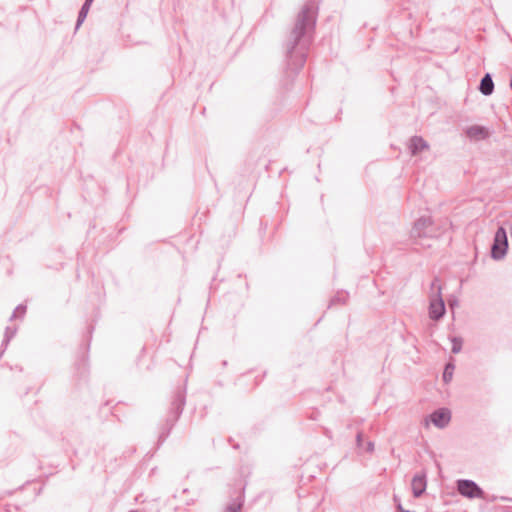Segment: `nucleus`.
Instances as JSON below:
<instances>
[{"label": "nucleus", "mask_w": 512, "mask_h": 512, "mask_svg": "<svg viewBox=\"0 0 512 512\" xmlns=\"http://www.w3.org/2000/svg\"><path fill=\"white\" fill-rule=\"evenodd\" d=\"M446 227L447 224L443 225L430 217H421L414 223L410 233L411 237L419 240L422 246L430 247L431 240L441 236Z\"/></svg>", "instance_id": "nucleus-1"}, {"label": "nucleus", "mask_w": 512, "mask_h": 512, "mask_svg": "<svg viewBox=\"0 0 512 512\" xmlns=\"http://www.w3.org/2000/svg\"><path fill=\"white\" fill-rule=\"evenodd\" d=\"M508 241L504 228H499L494 237V243L491 247V256H504L507 252Z\"/></svg>", "instance_id": "nucleus-2"}, {"label": "nucleus", "mask_w": 512, "mask_h": 512, "mask_svg": "<svg viewBox=\"0 0 512 512\" xmlns=\"http://www.w3.org/2000/svg\"><path fill=\"white\" fill-rule=\"evenodd\" d=\"M450 420H451V413H450V411L447 410V409L442 408V409H439V410L433 412L429 416V418L425 419L424 426L426 428H428L429 427V422H432L436 427L443 428L446 425H448Z\"/></svg>", "instance_id": "nucleus-3"}, {"label": "nucleus", "mask_w": 512, "mask_h": 512, "mask_svg": "<svg viewBox=\"0 0 512 512\" xmlns=\"http://www.w3.org/2000/svg\"><path fill=\"white\" fill-rule=\"evenodd\" d=\"M458 491L461 495L468 498H482L483 491L472 481L460 480L458 482Z\"/></svg>", "instance_id": "nucleus-4"}, {"label": "nucleus", "mask_w": 512, "mask_h": 512, "mask_svg": "<svg viewBox=\"0 0 512 512\" xmlns=\"http://www.w3.org/2000/svg\"><path fill=\"white\" fill-rule=\"evenodd\" d=\"M433 287H435L438 294H440L441 286L437 285L436 282H434ZM444 312H445L444 302L441 299L440 295H438L437 298L431 300L430 317L437 320L444 314Z\"/></svg>", "instance_id": "nucleus-5"}, {"label": "nucleus", "mask_w": 512, "mask_h": 512, "mask_svg": "<svg viewBox=\"0 0 512 512\" xmlns=\"http://www.w3.org/2000/svg\"><path fill=\"white\" fill-rule=\"evenodd\" d=\"M408 148H409L410 153L413 156H417L424 151H428L430 146H429L428 142L425 141L422 137L413 136L409 140Z\"/></svg>", "instance_id": "nucleus-6"}, {"label": "nucleus", "mask_w": 512, "mask_h": 512, "mask_svg": "<svg viewBox=\"0 0 512 512\" xmlns=\"http://www.w3.org/2000/svg\"><path fill=\"white\" fill-rule=\"evenodd\" d=\"M465 133L468 138L474 141L484 140L489 136L487 128L480 125H471L467 127Z\"/></svg>", "instance_id": "nucleus-7"}, {"label": "nucleus", "mask_w": 512, "mask_h": 512, "mask_svg": "<svg viewBox=\"0 0 512 512\" xmlns=\"http://www.w3.org/2000/svg\"><path fill=\"white\" fill-rule=\"evenodd\" d=\"M413 495L419 497L426 489V480L424 476H415L411 483Z\"/></svg>", "instance_id": "nucleus-8"}, {"label": "nucleus", "mask_w": 512, "mask_h": 512, "mask_svg": "<svg viewBox=\"0 0 512 512\" xmlns=\"http://www.w3.org/2000/svg\"><path fill=\"white\" fill-rule=\"evenodd\" d=\"M494 90V83L492 81V78L490 74H486L480 83V91L483 95L488 96L493 93Z\"/></svg>", "instance_id": "nucleus-9"}, {"label": "nucleus", "mask_w": 512, "mask_h": 512, "mask_svg": "<svg viewBox=\"0 0 512 512\" xmlns=\"http://www.w3.org/2000/svg\"><path fill=\"white\" fill-rule=\"evenodd\" d=\"M454 371V366L452 364H448L443 373V379L445 382H449L452 379Z\"/></svg>", "instance_id": "nucleus-10"}, {"label": "nucleus", "mask_w": 512, "mask_h": 512, "mask_svg": "<svg viewBox=\"0 0 512 512\" xmlns=\"http://www.w3.org/2000/svg\"><path fill=\"white\" fill-rule=\"evenodd\" d=\"M462 347V341L459 339H453L452 340V352L458 353L461 350Z\"/></svg>", "instance_id": "nucleus-11"}, {"label": "nucleus", "mask_w": 512, "mask_h": 512, "mask_svg": "<svg viewBox=\"0 0 512 512\" xmlns=\"http://www.w3.org/2000/svg\"><path fill=\"white\" fill-rule=\"evenodd\" d=\"M372 449H373V445H372V443L368 442V443H367V448H366V450H367V451H371Z\"/></svg>", "instance_id": "nucleus-12"}, {"label": "nucleus", "mask_w": 512, "mask_h": 512, "mask_svg": "<svg viewBox=\"0 0 512 512\" xmlns=\"http://www.w3.org/2000/svg\"><path fill=\"white\" fill-rule=\"evenodd\" d=\"M362 438H361V435H358V445L361 446L362 445Z\"/></svg>", "instance_id": "nucleus-13"}, {"label": "nucleus", "mask_w": 512, "mask_h": 512, "mask_svg": "<svg viewBox=\"0 0 512 512\" xmlns=\"http://www.w3.org/2000/svg\"><path fill=\"white\" fill-rule=\"evenodd\" d=\"M510 86H511V89H512V79H511V82H510Z\"/></svg>", "instance_id": "nucleus-14"}]
</instances>
